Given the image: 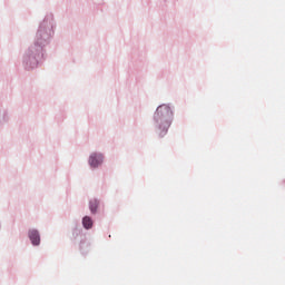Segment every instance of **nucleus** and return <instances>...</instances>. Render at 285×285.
I'll list each match as a JSON object with an SVG mask.
<instances>
[{
    "label": "nucleus",
    "mask_w": 285,
    "mask_h": 285,
    "mask_svg": "<svg viewBox=\"0 0 285 285\" xmlns=\"http://www.w3.org/2000/svg\"><path fill=\"white\" fill-rule=\"evenodd\" d=\"M104 164V155L94 153L89 157V166L91 168H99Z\"/></svg>",
    "instance_id": "f03ea898"
},
{
    "label": "nucleus",
    "mask_w": 285,
    "mask_h": 285,
    "mask_svg": "<svg viewBox=\"0 0 285 285\" xmlns=\"http://www.w3.org/2000/svg\"><path fill=\"white\" fill-rule=\"evenodd\" d=\"M82 226L83 228H86V230H90V228H92V218H90L89 216H85L82 218Z\"/></svg>",
    "instance_id": "20e7f679"
},
{
    "label": "nucleus",
    "mask_w": 285,
    "mask_h": 285,
    "mask_svg": "<svg viewBox=\"0 0 285 285\" xmlns=\"http://www.w3.org/2000/svg\"><path fill=\"white\" fill-rule=\"evenodd\" d=\"M89 208H90L92 215H95V213H97V208H99V200H97V199L90 200Z\"/></svg>",
    "instance_id": "39448f33"
},
{
    "label": "nucleus",
    "mask_w": 285,
    "mask_h": 285,
    "mask_svg": "<svg viewBox=\"0 0 285 285\" xmlns=\"http://www.w3.org/2000/svg\"><path fill=\"white\" fill-rule=\"evenodd\" d=\"M154 119L160 130L159 136L164 137L168 132V128H170L173 110L167 105H161L157 108Z\"/></svg>",
    "instance_id": "f257e3e1"
},
{
    "label": "nucleus",
    "mask_w": 285,
    "mask_h": 285,
    "mask_svg": "<svg viewBox=\"0 0 285 285\" xmlns=\"http://www.w3.org/2000/svg\"><path fill=\"white\" fill-rule=\"evenodd\" d=\"M29 239L33 246H39V244H41V237L39 236V232L37 229L29 230Z\"/></svg>",
    "instance_id": "7ed1b4c3"
}]
</instances>
